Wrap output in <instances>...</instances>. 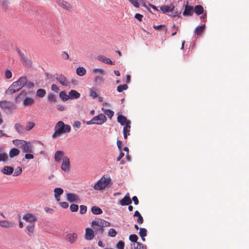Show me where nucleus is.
I'll use <instances>...</instances> for the list:
<instances>
[{"label":"nucleus","instance_id":"f257e3e1","mask_svg":"<svg viewBox=\"0 0 249 249\" xmlns=\"http://www.w3.org/2000/svg\"><path fill=\"white\" fill-rule=\"evenodd\" d=\"M27 80L25 76H21L8 87L5 92V94L12 95L19 91L27 84Z\"/></svg>","mask_w":249,"mask_h":249},{"label":"nucleus","instance_id":"f03ea898","mask_svg":"<svg viewBox=\"0 0 249 249\" xmlns=\"http://www.w3.org/2000/svg\"><path fill=\"white\" fill-rule=\"evenodd\" d=\"M110 225L109 222L100 218H96L91 223V227L96 234L102 235L104 231L103 228L109 227Z\"/></svg>","mask_w":249,"mask_h":249},{"label":"nucleus","instance_id":"7ed1b4c3","mask_svg":"<svg viewBox=\"0 0 249 249\" xmlns=\"http://www.w3.org/2000/svg\"><path fill=\"white\" fill-rule=\"evenodd\" d=\"M71 130L70 125L65 124L62 121H59L54 127V133L53 135V138H55L59 137L62 134L70 132Z\"/></svg>","mask_w":249,"mask_h":249},{"label":"nucleus","instance_id":"20e7f679","mask_svg":"<svg viewBox=\"0 0 249 249\" xmlns=\"http://www.w3.org/2000/svg\"><path fill=\"white\" fill-rule=\"evenodd\" d=\"M111 178L109 177L103 176L94 185L95 190L101 191L104 190L110 183Z\"/></svg>","mask_w":249,"mask_h":249},{"label":"nucleus","instance_id":"39448f33","mask_svg":"<svg viewBox=\"0 0 249 249\" xmlns=\"http://www.w3.org/2000/svg\"><path fill=\"white\" fill-rule=\"evenodd\" d=\"M93 72L95 75L93 81L95 84L98 85L103 81V75L105 74V70L102 68H95L93 69Z\"/></svg>","mask_w":249,"mask_h":249},{"label":"nucleus","instance_id":"423d86ee","mask_svg":"<svg viewBox=\"0 0 249 249\" xmlns=\"http://www.w3.org/2000/svg\"><path fill=\"white\" fill-rule=\"evenodd\" d=\"M0 107L6 112H11L16 108V106L14 103L7 100L0 101Z\"/></svg>","mask_w":249,"mask_h":249},{"label":"nucleus","instance_id":"0eeeda50","mask_svg":"<svg viewBox=\"0 0 249 249\" xmlns=\"http://www.w3.org/2000/svg\"><path fill=\"white\" fill-rule=\"evenodd\" d=\"M107 121V118L105 114L101 113L93 117V121L95 124L102 125Z\"/></svg>","mask_w":249,"mask_h":249},{"label":"nucleus","instance_id":"6e6552de","mask_svg":"<svg viewBox=\"0 0 249 249\" xmlns=\"http://www.w3.org/2000/svg\"><path fill=\"white\" fill-rule=\"evenodd\" d=\"M56 2L58 5L66 10H68L71 12L73 10L72 6L69 2L65 1L64 0H56Z\"/></svg>","mask_w":249,"mask_h":249},{"label":"nucleus","instance_id":"1a4fd4ad","mask_svg":"<svg viewBox=\"0 0 249 249\" xmlns=\"http://www.w3.org/2000/svg\"><path fill=\"white\" fill-rule=\"evenodd\" d=\"M62 163L61 165L62 170L65 172H69L70 168V160L67 157H64L62 159Z\"/></svg>","mask_w":249,"mask_h":249},{"label":"nucleus","instance_id":"9d476101","mask_svg":"<svg viewBox=\"0 0 249 249\" xmlns=\"http://www.w3.org/2000/svg\"><path fill=\"white\" fill-rule=\"evenodd\" d=\"M30 92H27L26 90H22L19 94H18L15 99V101L17 103H19L27 97V95Z\"/></svg>","mask_w":249,"mask_h":249},{"label":"nucleus","instance_id":"9b49d317","mask_svg":"<svg viewBox=\"0 0 249 249\" xmlns=\"http://www.w3.org/2000/svg\"><path fill=\"white\" fill-rule=\"evenodd\" d=\"M194 13V7L192 6L189 5L188 2L184 6V10L183 12L184 16H191Z\"/></svg>","mask_w":249,"mask_h":249},{"label":"nucleus","instance_id":"f8f14e48","mask_svg":"<svg viewBox=\"0 0 249 249\" xmlns=\"http://www.w3.org/2000/svg\"><path fill=\"white\" fill-rule=\"evenodd\" d=\"M56 79L59 83L63 86H68L70 82L67 78L63 74L57 75Z\"/></svg>","mask_w":249,"mask_h":249},{"label":"nucleus","instance_id":"ddd939ff","mask_svg":"<svg viewBox=\"0 0 249 249\" xmlns=\"http://www.w3.org/2000/svg\"><path fill=\"white\" fill-rule=\"evenodd\" d=\"M23 219L27 222L34 223L37 220V217L34 214L32 213H26L23 216Z\"/></svg>","mask_w":249,"mask_h":249},{"label":"nucleus","instance_id":"4468645a","mask_svg":"<svg viewBox=\"0 0 249 249\" xmlns=\"http://www.w3.org/2000/svg\"><path fill=\"white\" fill-rule=\"evenodd\" d=\"M22 150L23 152L26 153L25 156H33L30 153H33L32 145L27 142H26V144H24L23 146Z\"/></svg>","mask_w":249,"mask_h":249},{"label":"nucleus","instance_id":"2eb2a0df","mask_svg":"<svg viewBox=\"0 0 249 249\" xmlns=\"http://www.w3.org/2000/svg\"><path fill=\"white\" fill-rule=\"evenodd\" d=\"M131 203L132 200L130 197L129 193H127L119 202L120 204L122 206L128 205L131 204Z\"/></svg>","mask_w":249,"mask_h":249},{"label":"nucleus","instance_id":"dca6fc26","mask_svg":"<svg viewBox=\"0 0 249 249\" xmlns=\"http://www.w3.org/2000/svg\"><path fill=\"white\" fill-rule=\"evenodd\" d=\"M117 121L121 125L123 126L126 125L128 122L131 123L130 120H127V118L123 115H120L117 117Z\"/></svg>","mask_w":249,"mask_h":249},{"label":"nucleus","instance_id":"f3484780","mask_svg":"<svg viewBox=\"0 0 249 249\" xmlns=\"http://www.w3.org/2000/svg\"><path fill=\"white\" fill-rule=\"evenodd\" d=\"M67 200L70 202H76L79 200V196L74 193H68Z\"/></svg>","mask_w":249,"mask_h":249},{"label":"nucleus","instance_id":"a211bd4d","mask_svg":"<svg viewBox=\"0 0 249 249\" xmlns=\"http://www.w3.org/2000/svg\"><path fill=\"white\" fill-rule=\"evenodd\" d=\"M131 123L128 122L126 125L124 126L123 128V135L125 139L127 138V136L130 135V128Z\"/></svg>","mask_w":249,"mask_h":249},{"label":"nucleus","instance_id":"6ab92c4d","mask_svg":"<svg viewBox=\"0 0 249 249\" xmlns=\"http://www.w3.org/2000/svg\"><path fill=\"white\" fill-rule=\"evenodd\" d=\"M16 131L20 134H24L26 132L25 127L21 124L16 123L14 125Z\"/></svg>","mask_w":249,"mask_h":249},{"label":"nucleus","instance_id":"aec40b11","mask_svg":"<svg viewBox=\"0 0 249 249\" xmlns=\"http://www.w3.org/2000/svg\"><path fill=\"white\" fill-rule=\"evenodd\" d=\"M94 237L93 230L90 228H87L86 229L85 238L87 240H90Z\"/></svg>","mask_w":249,"mask_h":249},{"label":"nucleus","instance_id":"412c9836","mask_svg":"<svg viewBox=\"0 0 249 249\" xmlns=\"http://www.w3.org/2000/svg\"><path fill=\"white\" fill-rule=\"evenodd\" d=\"M174 8V5L171 4L169 5H162L160 7V9L163 13H165L173 11Z\"/></svg>","mask_w":249,"mask_h":249},{"label":"nucleus","instance_id":"4be33fe9","mask_svg":"<svg viewBox=\"0 0 249 249\" xmlns=\"http://www.w3.org/2000/svg\"><path fill=\"white\" fill-rule=\"evenodd\" d=\"M14 224L9 221L1 220L0 221V226L5 228H11L14 227Z\"/></svg>","mask_w":249,"mask_h":249},{"label":"nucleus","instance_id":"5701e85b","mask_svg":"<svg viewBox=\"0 0 249 249\" xmlns=\"http://www.w3.org/2000/svg\"><path fill=\"white\" fill-rule=\"evenodd\" d=\"M77 235L76 233H70L66 235V240L71 243H73L77 239Z\"/></svg>","mask_w":249,"mask_h":249},{"label":"nucleus","instance_id":"b1692460","mask_svg":"<svg viewBox=\"0 0 249 249\" xmlns=\"http://www.w3.org/2000/svg\"><path fill=\"white\" fill-rule=\"evenodd\" d=\"M21 61L23 65L28 67H31L32 65L31 60L29 58L25 57L24 55H21Z\"/></svg>","mask_w":249,"mask_h":249},{"label":"nucleus","instance_id":"393cba45","mask_svg":"<svg viewBox=\"0 0 249 249\" xmlns=\"http://www.w3.org/2000/svg\"><path fill=\"white\" fill-rule=\"evenodd\" d=\"M14 172V168L11 166H5L2 170L1 172L7 175H11Z\"/></svg>","mask_w":249,"mask_h":249},{"label":"nucleus","instance_id":"a878e982","mask_svg":"<svg viewBox=\"0 0 249 249\" xmlns=\"http://www.w3.org/2000/svg\"><path fill=\"white\" fill-rule=\"evenodd\" d=\"M97 59L99 61H101L106 64L113 65L114 64L110 60V59L106 57L103 55H99L97 57Z\"/></svg>","mask_w":249,"mask_h":249},{"label":"nucleus","instance_id":"bb28decb","mask_svg":"<svg viewBox=\"0 0 249 249\" xmlns=\"http://www.w3.org/2000/svg\"><path fill=\"white\" fill-rule=\"evenodd\" d=\"M69 97L71 99H78L80 97V94L75 90H71L69 92Z\"/></svg>","mask_w":249,"mask_h":249},{"label":"nucleus","instance_id":"cd10ccee","mask_svg":"<svg viewBox=\"0 0 249 249\" xmlns=\"http://www.w3.org/2000/svg\"><path fill=\"white\" fill-rule=\"evenodd\" d=\"M197 15H200L204 12V9L202 6L200 5H196L194 8V12Z\"/></svg>","mask_w":249,"mask_h":249},{"label":"nucleus","instance_id":"c85d7f7f","mask_svg":"<svg viewBox=\"0 0 249 249\" xmlns=\"http://www.w3.org/2000/svg\"><path fill=\"white\" fill-rule=\"evenodd\" d=\"M34 100L32 98L28 96L25 98L23 102V104L25 106H31L34 104Z\"/></svg>","mask_w":249,"mask_h":249},{"label":"nucleus","instance_id":"c756f323","mask_svg":"<svg viewBox=\"0 0 249 249\" xmlns=\"http://www.w3.org/2000/svg\"><path fill=\"white\" fill-rule=\"evenodd\" d=\"M91 211L93 214L96 215L101 214L103 213L102 209L96 206H93L91 208Z\"/></svg>","mask_w":249,"mask_h":249},{"label":"nucleus","instance_id":"7c9ffc66","mask_svg":"<svg viewBox=\"0 0 249 249\" xmlns=\"http://www.w3.org/2000/svg\"><path fill=\"white\" fill-rule=\"evenodd\" d=\"M35 229V224L30 223L27 226V229L28 231V234L32 236L34 234Z\"/></svg>","mask_w":249,"mask_h":249},{"label":"nucleus","instance_id":"2f4dec72","mask_svg":"<svg viewBox=\"0 0 249 249\" xmlns=\"http://www.w3.org/2000/svg\"><path fill=\"white\" fill-rule=\"evenodd\" d=\"M26 141L24 140H16L14 141V143L15 145L18 146L20 148H22L24 144H26Z\"/></svg>","mask_w":249,"mask_h":249},{"label":"nucleus","instance_id":"473e14b6","mask_svg":"<svg viewBox=\"0 0 249 249\" xmlns=\"http://www.w3.org/2000/svg\"><path fill=\"white\" fill-rule=\"evenodd\" d=\"M140 236L143 241H145L144 237L147 235V230L145 228H140L139 231Z\"/></svg>","mask_w":249,"mask_h":249},{"label":"nucleus","instance_id":"72a5a7b5","mask_svg":"<svg viewBox=\"0 0 249 249\" xmlns=\"http://www.w3.org/2000/svg\"><path fill=\"white\" fill-rule=\"evenodd\" d=\"M134 216L138 217L137 221L138 223L142 224L143 222V217L138 211L135 212Z\"/></svg>","mask_w":249,"mask_h":249},{"label":"nucleus","instance_id":"f704fd0d","mask_svg":"<svg viewBox=\"0 0 249 249\" xmlns=\"http://www.w3.org/2000/svg\"><path fill=\"white\" fill-rule=\"evenodd\" d=\"M86 70L83 67H78L76 69V73L77 75L80 76H82L86 74Z\"/></svg>","mask_w":249,"mask_h":249},{"label":"nucleus","instance_id":"c9c22d12","mask_svg":"<svg viewBox=\"0 0 249 249\" xmlns=\"http://www.w3.org/2000/svg\"><path fill=\"white\" fill-rule=\"evenodd\" d=\"M59 96L60 98L63 101H67L69 98V94L67 95L65 91H62L59 93Z\"/></svg>","mask_w":249,"mask_h":249},{"label":"nucleus","instance_id":"e433bc0d","mask_svg":"<svg viewBox=\"0 0 249 249\" xmlns=\"http://www.w3.org/2000/svg\"><path fill=\"white\" fill-rule=\"evenodd\" d=\"M205 25H202L196 28L195 33L197 35H201L204 31Z\"/></svg>","mask_w":249,"mask_h":249},{"label":"nucleus","instance_id":"4c0bfd02","mask_svg":"<svg viewBox=\"0 0 249 249\" xmlns=\"http://www.w3.org/2000/svg\"><path fill=\"white\" fill-rule=\"evenodd\" d=\"M46 93V92L45 89H39L36 91V95L40 98H42L45 96Z\"/></svg>","mask_w":249,"mask_h":249},{"label":"nucleus","instance_id":"58836bf2","mask_svg":"<svg viewBox=\"0 0 249 249\" xmlns=\"http://www.w3.org/2000/svg\"><path fill=\"white\" fill-rule=\"evenodd\" d=\"M20 153L19 150L16 148H13L9 152V156H18Z\"/></svg>","mask_w":249,"mask_h":249},{"label":"nucleus","instance_id":"ea45409f","mask_svg":"<svg viewBox=\"0 0 249 249\" xmlns=\"http://www.w3.org/2000/svg\"><path fill=\"white\" fill-rule=\"evenodd\" d=\"M35 125V124L33 122H29L27 123L25 129H26V132L27 131H29L32 129Z\"/></svg>","mask_w":249,"mask_h":249},{"label":"nucleus","instance_id":"a19ab883","mask_svg":"<svg viewBox=\"0 0 249 249\" xmlns=\"http://www.w3.org/2000/svg\"><path fill=\"white\" fill-rule=\"evenodd\" d=\"M105 116H107L110 119H111L114 115V112L110 109H105L104 111Z\"/></svg>","mask_w":249,"mask_h":249},{"label":"nucleus","instance_id":"79ce46f5","mask_svg":"<svg viewBox=\"0 0 249 249\" xmlns=\"http://www.w3.org/2000/svg\"><path fill=\"white\" fill-rule=\"evenodd\" d=\"M4 76L7 79H10L12 77V72L9 69H6L4 71Z\"/></svg>","mask_w":249,"mask_h":249},{"label":"nucleus","instance_id":"37998d69","mask_svg":"<svg viewBox=\"0 0 249 249\" xmlns=\"http://www.w3.org/2000/svg\"><path fill=\"white\" fill-rule=\"evenodd\" d=\"M128 89V86L126 84L119 85L117 87V91L119 92H121L124 90H126Z\"/></svg>","mask_w":249,"mask_h":249},{"label":"nucleus","instance_id":"c03bdc74","mask_svg":"<svg viewBox=\"0 0 249 249\" xmlns=\"http://www.w3.org/2000/svg\"><path fill=\"white\" fill-rule=\"evenodd\" d=\"M133 246V249H143V245L140 242H136L131 244V246Z\"/></svg>","mask_w":249,"mask_h":249},{"label":"nucleus","instance_id":"a18cd8bd","mask_svg":"<svg viewBox=\"0 0 249 249\" xmlns=\"http://www.w3.org/2000/svg\"><path fill=\"white\" fill-rule=\"evenodd\" d=\"M54 195L56 196H61L63 193V190L61 188H56L54 190Z\"/></svg>","mask_w":249,"mask_h":249},{"label":"nucleus","instance_id":"49530a36","mask_svg":"<svg viewBox=\"0 0 249 249\" xmlns=\"http://www.w3.org/2000/svg\"><path fill=\"white\" fill-rule=\"evenodd\" d=\"M117 146H118V147L119 150L120 151V153L119 156H124V153L122 152V146L123 145L122 141H121L120 140H118L117 142Z\"/></svg>","mask_w":249,"mask_h":249},{"label":"nucleus","instance_id":"de8ad7c7","mask_svg":"<svg viewBox=\"0 0 249 249\" xmlns=\"http://www.w3.org/2000/svg\"><path fill=\"white\" fill-rule=\"evenodd\" d=\"M117 234V232L114 229H110L108 232V235L110 237H115Z\"/></svg>","mask_w":249,"mask_h":249},{"label":"nucleus","instance_id":"09e8293b","mask_svg":"<svg viewBox=\"0 0 249 249\" xmlns=\"http://www.w3.org/2000/svg\"><path fill=\"white\" fill-rule=\"evenodd\" d=\"M89 90L90 96L93 99L96 98L98 96L97 92L93 89H90Z\"/></svg>","mask_w":249,"mask_h":249},{"label":"nucleus","instance_id":"8fccbe9b","mask_svg":"<svg viewBox=\"0 0 249 249\" xmlns=\"http://www.w3.org/2000/svg\"><path fill=\"white\" fill-rule=\"evenodd\" d=\"M22 172V170L21 167H18L16 169L14 173L13 176L16 177L18 176L21 174Z\"/></svg>","mask_w":249,"mask_h":249},{"label":"nucleus","instance_id":"3c124183","mask_svg":"<svg viewBox=\"0 0 249 249\" xmlns=\"http://www.w3.org/2000/svg\"><path fill=\"white\" fill-rule=\"evenodd\" d=\"M129 239L130 241H131L132 242H134V243H135L137 242L138 237L136 234H131L129 236Z\"/></svg>","mask_w":249,"mask_h":249},{"label":"nucleus","instance_id":"603ef678","mask_svg":"<svg viewBox=\"0 0 249 249\" xmlns=\"http://www.w3.org/2000/svg\"><path fill=\"white\" fill-rule=\"evenodd\" d=\"M48 99L51 102L55 103L56 102L55 96L53 94H49L48 96Z\"/></svg>","mask_w":249,"mask_h":249},{"label":"nucleus","instance_id":"864d4df0","mask_svg":"<svg viewBox=\"0 0 249 249\" xmlns=\"http://www.w3.org/2000/svg\"><path fill=\"white\" fill-rule=\"evenodd\" d=\"M70 208L72 212H76L78 210V206L76 204H72L70 205Z\"/></svg>","mask_w":249,"mask_h":249},{"label":"nucleus","instance_id":"5fc2aeb1","mask_svg":"<svg viewBox=\"0 0 249 249\" xmlns=\"http://www.w3.org/2000/svg\"><path fill=\"white\" fill-rule=\"evenodd\" d=\"M116 247L118 249H124V242L122 241H119L116 245Z\"/></svg>","mask_w":249,"mask_h":249},{"label":"nucleus","instance_id":"6e6d98bb","mask_svg":"<svg viewBox=\"0 0 249 249\" xmlns=\"http://www.w3.org/2000/svg\"><path fill=\"white\" fill-rule=\"evenodd\" d=\"M136 8L139 7L140 4L139 2V0H128Z\"/></svg>","mask_w":249,"mask_h":249},{"label":"nucleus","instance_id":"4d7b16f0","mask_svg":"<svg viewBox=\"0 0 249 249\" xmlns=\"http://www.w3.org/2000/svg\"><path fill=\"white\" fill-rule=\"evenodd\" d=\"M87 207L85 205H81L80 206V213L81 214L85 213L87 212Z\"/></svg>","mask_w":249,"mask_h":249},{"label":"nucleus","instance_id":"13d9d810","mask_svg":"<svg viewBox=\"0 0 249 249\" xmlns=\"http://www.w3.org/2000/svg\"><path fill=\"white\" fill-rule=\"evenodd\" d=\"M61 56L65 60L68 59L69 57L68 53H67L65 52H63L62 53Z\"/></svg>","mask_w":249,"mask_h":249},{"label":"nucleus","instance_id":"bf43d9fd","mask_svg":"<svg viewBox=\"0 0 249 249\" xmlns=\"http://www.w3.org/2000/svg\"><path fill=\"white\" fill-rule=\"evenodd\" d=\"M51 89L52 90L57 92L59 90V88L55 84H53L51 87Z\"/></svg>","mask_w":249,"mask_h":249},{"label":"nucleus","instance_id":"052dcab7","mask_svg":"<svg viewBox=\"0 0 249 249\" xmlns=\"http://www.w3.org/2000/svg\"><path fill=\"white\" fill-rule=\"evenodd\" d=\"M59 204L63 208L66 209L69 207V204L66 202H60Z\"/></svg>","mask_w":249,"mask_h":249},{"label":"nucleus","instance_id":"680f3d73","mask_svg":"<svg viewBox=\"0 0 249 249\" xmlns=\"http://www.w3.org/2000/svg\"><path fill=\"white\" fill-rule=\"evenodd\" d=\"M178 27H177L175 24H174L172 26L171 29L172 30L175 29V31L173 32L172 33V36H174L175 35H176V34H177V30H178Z\"/></svg>","mask_w":249,"mask_h":249},{"label":"nucleus","instance_id":"e2e57ef3","mask_svg":"<svg viewBox=\"0 0 249 249\" xmlns=\"http://www.w3.org/2000/svg\"><path fill=\"white\" fill-rule=\"evenodd\" d=\"M142 15L140 14H136L135 16V18L140 21H141L142 20Z\"/></svg>","mask_w":249,"mask_h":249},{"label":"nucleus","instance_id":"0e129e2a","mask_svg":"<svg viewBox=\"0 0 249 249\" xmlns=\"http://www.w3.org/2000/svg\"><path fill=\"white\" fill-rule=\"evenodd\" d=\"M132 200L133 201L134 204L135 205H138L139 204V200L137 196H134L132 198Z\"/></svg>","mask_w":249,"mask_h":249},{"label":"nucleus","instance_id":"69168bd1","mask_svg":"<svg viewBox=\"0 0 249 249\" xmlns=\"http://www.w3.org/2000/svg\"><path fill=\"white\" fill-rule=\"evenodd\" d=\"M0 156H7V153L5 151V150L0 147Z\"/></svg>","mask_w":249,"mask_h":249},{"label":"nucleus","instance_id":"338daca9","mask_svg":"<svg viewBox=\"0 0 249 249\" xmlns=\"http://www.w3.org/2000/svg\"><path fill=\"white\" fill-rule=\"evenodd\" d=\"M64 154V152L63 151H56L55 154H54V156H63Z\"/></svg>","mask_w":249,"mask_h":249},{"label":"nucleus","instance_id":"774afa93","mask_svg":"<svg viewBox=\"0 0 249 249\" xmlns=\"http://www.w3.org/2000/svg\"><path fill=\"white\" fill-rule=\"evenodd\" d=\"M81 125V123L79 121H76L74 123L73 127L79 128Z\"/></svg>","mask_w":249,"mask_h":249}]
</instances>
